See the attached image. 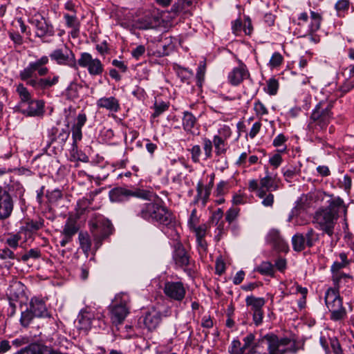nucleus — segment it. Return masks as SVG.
Returning a JSON list of instances; mask_svg holds the SVG:
<instances>
[{"instance_id":"423d86ee","label":"nucleus","mask_w":354,"mask_h":354,"mask_svg":"<svg viewBox=\"0 0 354 354\" xmlns=\"http://www.w3.org/2000/svg\"><path fill=\"white\" fill-rule=\"evenodd\" d=\"M172 259L176 268L183 269L188 274L196 270V263L183 244L177 241L174 246Z\"/></svg>"},{"instance_id":"4d7b16f0","label":"nucleus","mask_w":354,"mask_h":354,"mask_svg":"<svg viewBox=\"0 0 354 354\" xmlns=\"http://www.w3.org/2000/svg\"><path fill=\"white\" fill-rule=\"evenodd\" d=\"M191 229L195 232L196 239H202L205 238L206 235L207 226L203 224L199 226H194L191 227Z\"/></svg>"},{"instance_id":"e433bc0d","label":"nucleus","mask_w":354,"mask_h":354,"mask_svg":"<svg viewBox=\"0 0 354 354\" xmlns=\"http://www.w3.org/2000/svg\"><path fill=\"white\" fill-rule=\"evenodd\" d=\"M17 91L19 93L21 100L20 106L25 105L27 102L32 100L30 93L23 84H19L17 86Z\"/></svg>"},{"instance_id":"4468645a","label":"nucleus","mask_w":354,"mask_h":354,"mask_svg":"<svg viewBox=\"0 0 354 354\" xmlns=\"http://www.w3.org/2000/svg\"><path fill=\"white\" fill-rule=\"evenodd\" d=\"M313 197L315 201H323L325 197H328L327 200L328 203L326 209H329L331 212L335 213L338 216L339 209L344 206V202L339 196L334 197L333 195L327 194L322 190H317L313 194Z\"/></svg>"},{"instance_id":"37998d69","label":"nucleus","mask_w":354,"mask_h":354,"mask_svg":"<svg viewBox=\"0 0 354 354\" xmlns=\"http://www.w3.org/2000/svg\"><path fill=\"white\" fill-rule=\"evenodd\" d=\"M306 241V246L312 247L314 243L318 240V235L315 232L313 229L310 228L304 236Z\"/></svg>"},{"instance_id":"9d476101","label":"nucleus","mask_w":354,"mask_h":354,"mask_svg":"<svg viewBox=\"0 0 354 354\" xmlns=\"http://www.w3.org/2000/svg\"><path fill=\"white\" fill-rule=\"evenodd\" d=\"M77 66L87 68L88 73L91 76L101 75L104 72V66L97 58H93L88 53H82L80 57L77 61Z\"/></svg>"},{"instance_id":"5701e85b","label":"nucleus","mask_w":354,"mask_h":354,"mask_svg":"<svg viewBox=\"0 0 354 354\" xmlns=\"http://www.w3.org/2000/svg\"><path fill=\"white\" fill-rule=\"evenodd\" d=\"M143 322L149 330H155L161 322V313L152 308L146 313Z\"/></svg>"},{"instance_id":"a18cd8bd","label":"nucleus","mask_w":354,"mask_h":354,"mask_svg":"<svg viewBox=\"0 0 354 354\" xmlns=\"http://www.w3.org/2000/svg\"><path fill=\"white\" fill-rule=\"evenodd\" d=\"M278 88H279V83H278L277 80H276L275 79L271 78L267 82L266 92L268 94H270L271 95H274L277 94Z\"/></svg>"},{"instance_id":"a19ab883","label":"nucleus","mask_w":354,"mask_h":354,"mask_svg":"<svg viewBox=\"0 0 354 354\" xmlns=\"http://www.w3.org/2000/svg\"><path fill=\"white\" fill-rule=\"evenodd\" d=\"M206 69V64L205 62H201L196 73V79H197V84L199 86H202V84L204 81L205 73Z\"/></svg>"},{"instance_id":"4c0bfd02","label":"nucleus","mask_w":354,"mask_h":354,"mask_svg":"<svg viewBox=\"0 0 354 354\" xmlns=\"http://www.w3.org/2000/svg\"><path fill=\"white\" fill-rule=\"evenodd\" d=\"M257 270L265 275L272 276L274 274V266L269 261L262 262L257 268Z\"/></svg>"},{"instance_id":"39448f33","label":"nucleus","mask_w":354,"mask_h":354,"mask_svg":"<svg viewBox=\"0 0 354 354\" xmlns=\"http://www.w3.org/2000/svg\"><path fill=\"white\" fill-rule=\"evenodd\" d=\"M338 217L339 216L335 213L322 207L315 212L313 222L317 229L322 230L329 236H332Z\"/></svg>"},{"instance_id":"393cba45","label":"nucleus","mask_w":354,"mask_h":354,"mask_svg":"<svg viewBox=\"0 0 354 354\" xmlns=\"http://www.w3.org/2000/svg\"><path fill=\"white\" fill-rule=\"evenodd\" d=\"M182 124L183 129L186 132L194 133V129L197 124V119L191 112L185 111L183 112Z\"/></svg>"},{"instance_id":"ea45409f","label":"nucleus","mask_w":354,"mask_h":354,"mask_svg":"<svg viewBox=\"0 0 354 354\" xmlns=\"http://www.w3.org/2000/svg\"><path fill=\"white\" fill-rule=\"evenodd\" d=\"M44 344H34L21 351L19 354H42Z\"/></svg>"},{"instance_id":"f3484780","label":"nucleus","mask_w":354,"mask_h":354,"mask_svg":"<svg viewBox=\"0 0 354 354\" xmlns=\"http://www.w3.org/2000/svg\"><path fill=\"white\" fill-rule=\"evenodd\" d=\"M279 180L277 178V174H272L266 171V175L261 178L259 185L260 189L259 197H262L266 194V192H270L276 191L279 189Z\"/></svg>"},{"instance_id":"20e7f679","label":"nucleus","mask_w":354,"mask_h":354,"mask_svg":"<svg viewBox=\"0 0 354 354\" xmlns=\"http://www.w3.org/2000/svg\"><path fill=\"white\" fill-rule=\"evenodd\" d=\"M89 225L97 247L101 245L104 239L112 233L113 225L111 223L102 215H97L89 221Z\"/></svg>"},{"instance_id":"0e129e2a","label":"nucleus","mask_w":354,"mask_h":354,"mask_svg":"<svg viewBox=\"0 0 354 354\" xmlns=\"http://www.w3.org/2000/svg\"><path fill=\"white\" fill-rule=\"evenodd\" d=\"M10 39L13 41L15 46H20L23 43L22 36L16 32H8Z\"/></svg>"},{"instance_id":"f704fd0d","label":"nucleus","mask_w":354,"mask_h":354,"mask_svg":"<svg viewBox=\"0 0 354 354\" xmlns=\"http://www.w3.org/2000/svg\"><path fill=\"white\" fill-rule=\"evenodd\" d=\"M339 257L341 261H335L333 263L331 266V270L333 272H337L340 269L346 267L350 263V260L348 259L347 254L342 252L339 254Z\"/></svg>"},{"instance_id":"338daca9","label":"nucleus","mask_w":354,"mask_h":354,"mask_svg":"<svg viewBox=\"0 0 354 354\" xmlns=\"http://www.w3.org/2000/svg\"><path fill=\"white\" fill-rule=\"evenodd\" d=\"M349 1L348 0H339L335 6L337 12L344 11L348 9Z\"/></svg>"},{"instance_id":"f03ea898","label":"nucleus","mask_w":354,"mask_h":354,"mask_svg":"<svg viewBox=\"0 0 354 354\" xmlns=\"http://www.w3.org/2000/svg\"><path fill=\"white\" fill-rule=\"evenodd\" d=\"M332 107L331 103L319 102L313 110L310 117L307 125L308 133L311 138H314L320 142L322 138L319 134L326 130L333 118Z\"/></svg>"},{"instance_id":"7ed1b4c3","label":"nucleus","mask_w":354,"mask_h":354,"mask_svg":"<svg viewBox=\"0 0 354 354\" xmlns=\"http://www.w3.org/2000/svg\"><path fill=\"white\" fill-rule=\"evenodd\" d=\"M259 344L267 348L265 354H285L287 352L296 353L297 347L294 341L289 338H279L276 335L270 333L259 340Z\"/></svg>"},{"instance_id":"09e8293b","label":"nucleus","mask_w":354,"mask_h":354,"mask_svg":"<svg viewBox=\"0 0 354 354\" xmlns=\"http://www.w3.org/2000/svg\"><path fill=\"white\" fill-rule=\"evenodd\" d=\"M39 250L37 248L30 249L26 254L22 255L21 259L24 262H26L29 259H37L40 257Z\"/></svg>"},{"instance_id":"bf43d9fd","label":"nucleus","mask_w":354,"mask_h":354,"mask_svg":"<svg viewBox=\"0 0 354 354\" xmlns=\"http://www.w3.org/2000/svg\"><path fill=\"white\" fill-rule=\"evenodd\" d=\"M192 154V160L194 162H198L200 161V156L201 155V149L199 145H194L190 149Z\"/></svg>"},{"instance_id":"c85d7f7f","label":"nucleus","mask_w":354,"mask_h":354,"mask_svg":"<svg viewBox=\"0 0 354 354\" xmlns=\"http://www.w3.org/2000/svg\"><path fill=\"white\" fill-rule=\"evenodd\" d=\"M196 191L197 196H196L195 202L202 200V204L205 206L209 197L211 188L204 187L203 183L201 182H198L196 187Z\"/></svg>"},{"instance_id":"69168bd1","label":"nucleus","mask_w":354,"mask_h":354,"mask_svg":"<svg viewBox=\"0 0 354 354\" xmlns=\"http://www.w3.org/2000/svg\"><path fill=\"white\" fill-rule=\"evenodd\" d=\"M46 195L50 202H56L62 197V192L59 189L48 192Z\"/></svg>"},{"instance_id":"b1692460","label":"nucleus","mask_w":354,"mask_h":354,"mask_svg":"<svg viewBox=\"0 0 354 354\" xmlns=\"http://www.w3.org/2000/svg\"><path fill=\"white\" fill-rule=\"evenodd\" d=\"M98 108L105 109L111 112L116 113L120 109L119 100L115 97H103L96 102Z\"/></svg>"},{"instance_id":"3c124183","label":"nucleus","mask_w":354,"mask_h":354,"mask_svg":"<svg viewBox=\"0 0 354 354\" xmlns=\"http://www.w3.org/2000/svg\"><path fill=\"white\" fill-rule=\"evenodd\" d=\"M21 240V236L18 234L10 235L6 239V244L13 249H16L19 245V241Z\"/></svg>"},{"instance_id":"f8f14e48","label":"nucleus","mask_w":354,"mask_h":354,"mask_svg":"<svg viewBox=\"0 0 354 354\" xmlns=\"http://www.w3.org/2000/svg\"><path fill=\"white\" fill-rule=\"evenodd\" d=\"M163 292L169 299L175 301H183L186 295V288L183 282L180 281H166Z\"/></svg>"},{"instance_id":"72a5a7b5","label":"nucleus","mask_w":354,"mask_h":354,"mask_svg":"<svg viewBox=\"0 0 354 354\" xmlns=\"http://www.w3.org/2000/svg\"><path fill=\"white\" fill-rule=\"evenodd\" d=\"M292 243L293 249L297 252L304 250L306 245L305 238L301 234L294 235L292 238Z\"/></svg>"},{"instance_id":"473e14b6","label":"nucleus","mask_w":354,"mask_h":354,"mask_svg":"<svg viewBox=\"0 0 354 354\" xmlns=\"http://www.w3.org/2000/svg\"><path fill=\"white\" fill-rule=\"evenodd\" d=\"M311 22L309 26V32H315L318 30L320 28L322 22V16L318 12L311 11L310 12Z\"/></svg>"},{"instance_id":"13d9d810","label":"nucleus","mask_w":354,"mask_h":354,"mask_svg":"<svg viewBox=\"0 0 354 354\" xmlns=\"http://www.w3.org/2000/svg\"><path fill=\"white\" fill-rule=\"evenodd\" d=\"M259 198L263 199L261 203L264 207H272L274 198L272 194L266 192V194Z\"/></svg>"},{"instance_id":"ddd939ff","label":"nucleus","mask_w":354,"mask_h":354,"mask_svg":"<svg viewBox=\"0 0 354 354\" xmlns=\"http://www.w3.org/2000/svg\"><path fill=\"white\" fill-rule=\"evenodd\" d=\"M109 196L111 201L120 203L126 201L132 196L146 198L147 194L141 193L140 192H133L124 187H115L110 190Z\"/></svg>"},{"instance_id":"c03bdc74","label":"nucleus","mask_w":354,"mask_h":354,"mask_svg":"<svg viewBox=\"0 0 354 354\" xmlns=\"http://www.w3.org/2000/svg\"><path fill=\"white\" fill-rule=\"evenodd\" d=\"M64 18L66 21V26L68 28H73L80 26V23L77 18L76 15H71L69 14H64Z\"/></svg>"},{"instance_id":"a878e982","label":"nucleus","mask_w":354,"mask_h":354,"mask_svg":"<svg viewBox=\"0 0 354 354\" xmlns=\"http://www.w3.org/2000/svg\"><path fill=\"white\" fill-rule=\"evenodd\" d=\"M78 230L79 227L76 221L72 218H68L62 231V236H66L72 240L73 236L76 234Z\"/></svg>"},{"instance_id":"1a4fd4ad","label":"nucleus","mask_w":354,"mask_h":354,"mask_svg":"<svg viewBox=\"0 0 354 354\" xmlns=\"http://www.w3.org/2000/svg\"><path fill=\"white\" fill-rule=\"evenodd\" d=\"M129 297L126 294L118 295L115 297V304L111 306V320L115 324L123 322L129 313Z\"/></svg>"},{"instance_id":"2f4dec72","label":"nucleus","mask_w":354,"mask_h":354,"mask_svg":"<svg viewBox=\"0 0 354 354\" xmlns=\"http://www.w3.org/2000/svg\"><path fill=\"white\" fill-rule=\"evenodd\" d=\"M212 142L215 147V153L217 156H221L226 152L227 148L225 140L222 137L215 135L213 137Z\"/></svg>"},{"instance_id":"c9c22d12","label":"nucleus","mask_w":354,"mask_h":354,"mask_svg":"<svg viewBox=\"0 0 354 354\" xmlns=\"http://www.w3.org/2000/svg\"><path fill=\"white\" fill-rule=\"evenodd\" d=\"M79 241L82 250L84 253H88L91 247V241L88 234L80 232L79 234Z\"/></svg>"},{"instance_id":"680f3d73","label":"nucleus","mask_w":354,"mask_h":354,"mask_svg":"<svg viewBox=\"0 0 354 354\" xmlns=\"http://www.w3.org/2000/svg\"><path fill=\"white\" fill-rule=\"evenodd\" d=\"M261 122L258 121L253 124L252 128L250 129V132L248 133V136L251 139H254L257 135L259 133L261 129Z\"/></svg>"},{"instance_id":"bb28decb","label":"nucleus","mask_w":354,"mask_h":354,"mask_svg":"<svg viewBox=\"0 0 354 354\" xmlns=\"http://www.w3.org/2000/svg\"><path fill=\"white\" fill-rule=\"evenodd\" d=\"M36 35L40 38L46 36H53L55 34L53 26L46 20L40 21V24L36 28Z\"/></svg>"},{"instance_id":"774afa93","label":"nucleus","mask_w":354,"mask_h":354,"mask_svg":"<svg viewBox=\"0 0 354 354\" xmlns=\"http://www.w3.org/2000/svg\"><path fill=\"white\" fill-rule=\"evenodd\" d=\"M228 183L226 181H221L216 186V192L217 196L223 195L227 189Z\"/></svg>"},{"instance_id":"e2e57ef3","label":"nucleus","mask_w":354,"mask_h":354,"mask_svg":"<svg viewBox=\"0 0 354 354\" xmlns=\"http://www.w3.org/2000/svg\"><path fill=\"white\" fill-rule=\"evenodd\" d=\"M15 258L14 252L9 248H6L0 250V259L3 260L6 259H14Z\"/></svg>"},{"instance_id":"9b49d317","label":"nucleus","mask_w":354,"mask_h":354,"mask_svg":"<svg viewBox=\"0 0 354 354\" xmlns=\"http://www.w3.org/2000/svg\"><path fill=\"white\" fill-rule=\"evenodd\" d=\"M49 57L58 65L68 66L74 69H77L75 55L66 47L64 49L58 48L53 50Z\"/></svg>"},{"instance_id":"2eb2a0df","label":"nucleus","mask_w":354,"mask_h":354,"mask_svg":"<svg viewBox=\"0 0 354 354\" xmlns=\"http://www.w3.org/2000/svg\"><path fill=\"white\" fill-rule=\"evenodd\" d=\"M14 208L11 195L0 186V221L8 218Z\"/></svg>"},{"instance_id":"8fccbe9b","label":"nucleus","mask_w":354,"mask_h":354,"mask_svg":"<svg viewBox=\"0 0 354 354\" xmlns=\"http://www.w3.org/2000/svg\"><path fill=\"white\" fill-rule=\"evenodd\" d=\"M70 132L66 129H61L57 136L51 138V142L57 140L61 145L64 144L68 138Z\"/></svg>"},{"instance_id":"864d4df0","label":"nucleus","mask_w":354,"mask_h":354,"mask_svg":"<svg viewBox=\"0 0 354 354\" xmlns=\"http://www.w3.org/2000/svg\"><path fill=\"white\" fill-rule=\"evenodd\" d=\"M330 344L334 354H344L340 343L336 337L330 339Z\"/></svg>"},{"instance_id":"6e6552de","label":"nucleus","mask_w":354,"mask_h":354,"mask_svg":"<svg viewBox=\"0 0 354 354\" xmlns=\"http://www.w3.org/2000/svg\"><path fill=\"white\" fill-rule=\"evenodd\" d=\"M49 62V57L46 55L41 57L39 59L30 62L28 65L19 73V77L21 80L28 82L32 79L37 72L40 77L45 76L49 71L48 68L46 66Z\"/></svg>"},{"instance_id":"49530a36","label":"nucleus","mask_w":354,"mask_h":354,"mask_svg":"<svg viewBox=\"0 0 354 354\" xmlns=\"http://www.w3.org/2000/svg\"><path fill=\"white\" fill-rule=\"evenodd\" d=\"M168 108V104L164 102H161L159 103L156 102L154 104V113L152 114V117H158L160 114L167 111Z\"/></svg>"},{"instance_id":"603ef678","label":"nucleus","mask_w":354,"mask_h":354,"mask_svg":"<svg viewBox=\"0 0 354 354\" xmlns=\"http://www.w3.org/2000/svg\"><path fill=\"white\" fill-rule=\"evenodd\" d=\"M283 62V57L279 53H274L269 62V65L272 68L278 67Z\"/></svg>"},{"instance_id":"de8ad7c7","label":"nucleus","mask_w":354,"mask_h":354,"mask_svg":"<svg viewBox=\"0 0 354 354\" xmlns=\"http://www.w3.org/2000/svg\"><path fill=\"white\" fill-rule=\"evenodd\" d=\"M203 144L205 155V159L210 158L212 156V141L208 138H205L203 140Z\"/></svg>"},{"instance_id":"cd10ccee","label":"nucleus","mask_w":354,"mask_h":354,"mask_svg":"<svg viewBox=\"0 0 354 354\" xmlns=\"http://www.w3.org/2000/svg\"><path fill=\"white\" fill-rule=\"evenodd\" d=\"M229 352L230 354H254L252 352V349L248 347H245V345H241L239 339H234L231 346L229 347Z\"/></svg>"},{"instance_id":"5fc2aeb1","label":"nucleus","mask_w":354,"mask_h":354,"mask_svg":"<svg viewBox=\"0 0 354 354\" xmlns=\"http://www.w3.org/2000/svg\"><path fill=\"white\" fill-rule=\"evenodd\" d=\"M254 109L257 115H263L268 113V109L265 105L259 100L257 101L254 104Z\"/></svg>"},{"instance_id":"79ce46f5","label":"nucleus","mask_w":354,"mask_h":354,"mask_svg":"<svg viewBox=\"0 0 354 354\" xmlns=\"http://www.w3.org/2000/svg\"><path fill=\"white\" fill-rule=\"evenodd\" d=\"M44 226V220L30 221L26 223V230L30 232H35Z\"/></svg>"},{"instance_id":"6ab92c4d","label":"nucleus","mask_w":354,"mask_h":354,"mask_svg":"<svg viewBox=\"0 0 354 354\" xmlns=\"http://www.w3.org/2000/svg\"><path fill=\"white\" fill-rule=\"evenodd\" d=\"M250 75L246 66L240 62L237 67L234 68L228 74L227 78L229 82L233 86H237L241 84L243 80Z\"/></svg>"},{"instance_id":"c756f323","label":"nucleus","mask_w":354,"mask_h":354,"mask_svg":"<svg viewBox=\"0 0 354 354\" xmlns=\"http://www.w3.org/2000/svg\"><path fill=\"white\" fill-rule=\"evenodd\" d=\"M77 328L88 330L91 326V315L87 312H81L77 317Z\"/></svg>"},{"instance_id":"a211bd4d","label":"nucleus","mask_w":354,"mask_h":354,"mask_svg":"<svg viewBox=\"0 0 354 354\" xmlns=\"http://www.w3.org/2000/svg\"><path fill=\"white\" fill-rule=\"evenodd\" d=\"M44 103L42 100H30L20 106L19 111L27 116H39L44 113Z\"/></svg>"},{"instance_id":"f257e3e1","label":"nucleus","mask_w":354,"mask_h":354,"mask_svg":"<svg viewBox=\"0 0 354 354\" xmlns=\"http://www.w3.org/2000/svg\"><path fill=\"white\" fill-rule=\"evenodd\" d=\"M137 215L145 220L157 222L169 238L178 240L179 234L174 217L165 206L157 203H146L140 207Z\"/></svg>"},{"instance_id":"4be33fe9","label":"nucleus","mask_w":354,"mask_h":354,"mask_svg":"<svg viewBox=\"0 0 354 354\" xmlns=\"http://www.w3.org/2000/svg\"><path fill=\"white\" fill-rule=\"evenodd\" d=\"M29 309L37 317H50L48 312L46 304L42 299L33 297L30 301Z\"/></svg>"},{"instance_id":"aec40b11","label":"nucleus","mask_w":354,"mask_h":354,"mask_svg":"<svg viewBox=\"0 0 354 354\" xmlns=\"http://www.w3.org/2000/svg\"><path fill=\"white\" fill-rule=\"evenodd\" d=\"M266 241L270 243L275 249L286 252L288 251V246L287 243L284 241L280 235L279 232L277 230L272 229L269 231L266 236Z\"/></svg>"},{"instance_id":"dca6fc26","label":"nucleus","mask_w":354,"mask_h":354,"mask_svg":"<svg viewBox=\"0 0 354 354\" xmlns=\"http://www.w3.org/2000/svg\"><path fill=\"white\" fill-rule=\"evenodd\" d=\"M59 80V76L53 75L47 77H35L29 80L27 84L32 86L36 90L45 91L49 89L52 86L56 85Z\"/></svg>"},{"instance_id":"0eeeda50","label":"nucleus","mask_w":354,"mask_h":354,"mask_svg":"<svg viewBox=\"0 0 354 354\" xmlns=\"http://www.w3.org/2000/svg\"><path fill=\"white\" fill-rule=\"evenodd\" d=\"M325 304L331 313V319L337 321L346 316V310L342 306V300L337 290L335 288L327 290L325 293Z\"/></svg>"},{"instance_id":"7c9ffc66","label":"nucleus","mask_w":354,"mask_h":354,"mask_svg":"<svg viewBox=\"0 0 354 354\" xmlns=\"http://www.w3.org/2000/svg\"><path fill=\"white\" fill-rule=\"evenodd\" d=\"M246 305L251 306L252 311L263 310L265 299L263 297H255L252 295L248 296L245 299Z\"/></svg>"},{"instance_id":"412c9836","label":"nucleus","mask_w":354,"mask_h":354,"mask_svg":"<svg viewBox=\"0 0 354 354\" xmlns=\"http://www.w3.org/2000/svg\"><path fill=\"white\" fill-rule=\"evenodd\" d=\"M87 120L84 113H80L76 118L75 122L72 127V138L73 147H77V142L82 138V128Z\"/></svg>"},{"instance_id":"052dcab7","label":"nucleus","mask_w":354,"mask_h":354,"mask_svg":"<svg viewBox=\"0 0 354 354\" xmlns=\"http://www.w3.org/2000/svg\"><path fill=\"white\" fill-rule=\"evenodd\" d=\"M340 187L343 188L346 192H349L351 188V178L348 175H344L342 180H339Z\"/></svg>"},{"instance_id":"58836bf2","label":"nucleus","mask_w":354,"mask_h":354,"mask_svg":"<svg viewBox=\"0 0 354 354\" xmlns=\"http://www.w3.org/2000/svg\"><path fill=\"white\" fill-rule=\"evenodd\" d=\"M35 317V316L29 308L22 312L20 318L21 326L28 327Z\"/></svg>"},{"instance_id":"6e6d98bb","label":"nucleus","mask_w":354,"mask_h":354,"mask_svg":"<svg viewBox=\"0 0 354 354\" xmlns=\"http://www.w3.org/2000/svg\"><path fill=\"white\" fill-rule=\"evenodd\" d=\"M239 212V209L232 207L229 209L225 214V220L229 223H231L233 222L237 217Z\"/></svg>"}]
</instances>
